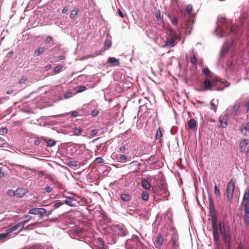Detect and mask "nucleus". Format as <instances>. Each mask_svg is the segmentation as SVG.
I'll use <instances>...</instances> for the list:
<instances>
[{
  "mask_svg": "<svg viewBox=\"0 0 249 249\" xmlns=\"http://www.w3.org/2000/svg\"><path fill=\"white\" fill-rule=\"evenodd\" d=\"M218 29L221 34V36H226L230 33H237V27L231 25L230 21L222 18L219 19Z\"/></svg>",
  "mask_w": 249,
  "mask_h": 249,
  "instance_id": "obj_1",
  "label": "nucleus"
},
{
  "mask_svg": "<svg viewBox=\"0 0 249 249\" xmlns=\"http://www.w3.org/2000/svg\"><path fill=\"white\" fill-rule=\"evenodd\" d=\"M218 228L224 240L226 246L230 249V244L231 240L230 236V227L226 225L224 222H220L218 224Z\"/></svg>",
  "mask_w": 249,
  "mask_h": 249,
  "instance_id": "obj_2",
  "label": "nucleus"
},
{
  "mask_svg": "<svg viewBox=\"0 0 249 249\" xmlns=\"http://www.w3.org/2000/svg\"><path fill=\"white\" fill-rule=\"evenodd\" d=\"M167 35L165 46L174 47L176 44V40L180 39L179 35H178L177 32L171 27L168 28Z\"/></svg>",
  "mask_w": 249,
  "mask_h": 249,
  "instance_id": "obj_3",
  "label": "nucleus"
},
{
  "mask_svg": "<svg viewBox=\"0 0 249 249\" xmlns=\"http://www.w3.org/2000/svg\"><path fill=\"white\" fill-rule=\"evenodd\" d=\"M218 81H219L217 78L206 77L203 81L204 88L202 90L206 91L215 90L214 87L216 86Z\"/></svg>",
  "mask_w": 249,
  "mask_h": 249,
  "instance_id": "obj_4",
  "label": "nucleus"
},
{
  "mask_svg": "<svg viewBox=\"0 0 249 249\" xmlns=\"http://www.w3.org/2000/svg\"><path fill=\"white\" fill-rule=\"evenodd\" d=\"M126 246L129 249H144L145 248L143 244L137 237L132 239L128 240L126 243Z\"/></svg>",
  "mask_w": 249,
  "mask_h": 249,
  "instance_id": "obj_5",
  "label": "nucleus"
},
{
  "mask_svg": "<svg viewBox=\"0 0 249 249\" xmlns=\"http://www.w3.org/2000/svg\"><path fill=\"white\" fill-rule=\"evenodd\" d=\"M51 212L47 211L44 208H33L30 209L29 211V213L31 214H37L39 215L40 218L44 216H48Z\"/></svg>",
  "mask_w": 249,
  "mask_h": 249,
  "instance_id": "obj_6",
  "label": "nucleus"
},
{
  "mask_svg": "<svg viewBox=\"0 0 249 249\" xmlns=\"http://www.w3.org/2000/svg\"><path fill=\"white\" fill-rule=\"evenodd\" d=\"M235 188V183L233 179H231L228 183L226 188V196L229 201L232 199L233 194Z\"/></svg>",
  "mask_w": 249,
  "mask_h": 249,
  "instance_id": "obj_7",
  "label": "nucleus"
},
{
  "mask_svg": "<svg viewBox=\"0 0 249 249\" xmlns=\"http://www.w3.org/2000/svg\"><path fill=\"white\" fill-rule=\"evenodd\" d=\"M20 225V223H17L12 228L6 230L5 232L0 233V240L3 241L4 239L8 238L10 236V233L19 228Z\"/></svg>",
  "mask_w": 249,
  "mask_h": 249,
  "instance_id": "obj_8",
  "label": "nucleus"
},
{
  "mask_svg": "<svg viewBox=\"0 0 249 249\" xmlns=\"http://www.w3.org/2000/svg\"><path fill=\"white\" fill-rule=\"evenodd\" d=\"M170 231L172 232V237L171 241H172L173 246L175 248H178L179 246L178 243V232L176 231V230L174 228H172V229H171Z\"/></svg>",
  "mask_w": 249,
  "mask_h": 249,
  "instance_id": "obj_9",
  "label": "nucleus"
},
{
  "mask_svg": "<svg viewBox=\"0 0 249 249\" xmlns=\"http://www.w3.org/2000/svg\"><path fill=\"white\" fill-rule=\"evenodd\" d=\"M228 120V116L227 114L221 115L219 118V127L221 128H226L227 125V122Z\"/></svg>",
  "mask_w": 249,
  "mask_h": 249,
  "instance_id": "obj_10",
  "label": "nucleus"
},
{
  "mask_svg": "<svg viewBox=\"0 0 249 249\" xmlns=\"http://www.w3.org/2000/svg\"><path fill=\"white\" fill-rule=\"evenodd\" d=\"M212 229L213 241L215 242H217L219 240V235L218 232V227L215 222H212Z\"/></svg>",
  "mask_w": 249,
  "mask_h": 249,
  "instance_id": "obj_11",
  "label": "nucleus"
},
{
  "mask_svg": "<svg viewBox=\"0 0 249 249\" xmlns=\"http://www.w3.org/2000/svg\"><path fill=\"white\" fill-rule=\"evenodd\" d=\"M244 213V221L245 225L246 226L249 225V206H243Z\"/></svg>",
  "mask_w": 249,
  "mask_h": 249,
  "instance_id": "obj_12",
  "label": "nucleus"
},
{
  "mask_svg": "<svg viewBox=\"0 0 249 249\" xmlns=\"http://www.w3.org/2000/svg\"><path fill=\"white\" fill-rule=\"evenodd\" d=\"M242 205V206H249V189L248 188L244 193Z\"/></svg>",
  "mask_w": 249,
  "mask_h": 249,
  "instance_id": "obj_13",
  "label": "nucleus"
},
{
  "mask_svg": "<svg viewBox=\"0 0 249 249\" xmlns=\"http://www.w3.org/2000/svg\"><path fill=\"white\" fill-rule=\"evenodd\" d=\"M107 63L111 67L119 66L120 65L119 60L114 57L108 58Z\"/></svg>",
  "mask_w": 249,
  "mask_h": 249,
  "instance_id": "obj_14",
  "label": "nucleus"
},
{
  "mask_svg": "<svg viewBox=\"0 0 249 249\" xmlns=\"http://www.w3.org/2000/svg\"><path fill=\"white\" fill-rule=\"evenodd\" d=\"M118 234L122 236H125L127 234V231L124 226H118L116 227Z\"/></svg>",
  "mask_w": 249,
  "mask_h": 249,
  "instance_id": "obj_15",
  "label": "nucleus"
},
{
  "mask_svg": "<svg viewBox=\"0 0 249 249\" xmlns=\"http://www.w3.org/2000/svg\"><path fill=\"white\" fill-rule=\"evenodd\" d=\"M240 107V103L239 102H235L233 107H232V110L230 115L232 116H235L237 114V112Z\"/></svg>",
  "mask_w": 249,
  "mask_h": 249,
  "instance_id": "obj_16",
  "label": "nucleus"
},
{
  "mask_svg": "<svg viewBox=\"0 0 249 249\" xmlns=\"http://www.w3.org/2000/svg\"><path fill=\"white\" fill-rule=\"evenodd\" d=\"M239 131L242 134L247 135V132H249V122L246 124H242L239 129Z\"/></svg>",
  "mask_w": 249,
  "mask_h": 249,
  "instance_id": "obj_17",
  "label": "nucleus"
},
{
  "mask_svg": "<svg viewBox=\"0 0 249 249\" xmlns=\"http://www.w3.org/2000/svg\"><path fill=\"white\" fill-rule=\"evenodd\" d=\"M27 192L26 189L23 188H18L15 191V196L18 197H22Z\"/></svg>",
  "mask_w": 249,
  "mask_h": 249,
  "instance_id": "obj_18",
  "label": "nucleus"
},
{
  "mask_svg": "<svg viewBox=\"0 0 249 249\" xmlns=\"http://www.w3.org/2000/svg\"><path fill=\"white\" fill-rule=\"evenodd\" d=\"M120 197L122 200L125 202H129L132 199V196L129 194L124 193L121 195Z\"/></svg>",
  "mask_w": 249,
  "mask_h": 249,
  "instance_id": "obj_19",
  "label": "nucleus"
},
{
  "mask_svg": "<svg viewBox=\"0 0 249 249\" xmlns=\"http://www.w3.org/2000/svg\"><path fill=\"white\" fill-rule=\"evenodd\" d=\"M209 208L211 213H215V209L214 204L211 196L209 197Z\"/></svg>",
  "mask_w": 249,
  "mask_h": 249,
  "instance_id": "obj_20",
  "label": "nucleus"
},
{
  "mask_svg": "<svg viewBox=\"0 0 249 249\" xmlns=\"http://www.w3.org/2000/svg\"><path fill=\"white\" fill-rule=\"evenodd\" d=\"M75 201V200L73 197H68L67 198L64 202L65 203L67 204L69 206H73L75 205V204L74 203V202Z\"/></svg>",
  "mask_w": 249,
  "mask_h": 249,
  "instance_id": "obj_21",
  "label": "nucleus"
},
{
  "mask_svg": "<svg viewBox=\"0 0 249 249\" xmlns=\"http://www.w3.org/2000/svg\"><path fill=\"white\" fill-rule=\"evenodd\" d=\"M188 125L190 129H194L196 126V122L195 120L192 119L189 121Z\"/></svg>",
  "mask_w": 249,
  "mask_h": 249,
  "instance_id": "obj_22",
  "label": "nucleus"
},
{
  "mask_svg": "<svg viewBox=\"0 0 249 249\" xmlns=\"http://www.w3.org/2000/svg\"><path fill=\"white\" fill-rule=\"evenodd\" d=\"M24 218L25 219L24 220L18 223L21 224L20 228H21V229H22L24 227V225L26 224L30 219H31L32 217L29 215H26L24 216Z\"/></svg>",
  "mask_w": 249,
  "mask_h": 249,
  "instance_id": "obj_23",
  "label": "nucleus"
},
{
  "mask_svg": "<svg viewBox=\"0 0 249 249\" xmlns=\"http://www.w3.org/2000/svg\"><path fill=\"white\" fill-rule=\"evenodd\" d=\"M248 144L247 140L244 139L241 141L240 143V148L241 152H244L246 149V147Z\"/></svg>",
  "mask_w": 249,
  "mask_h": 249,
  "instance_id": "obj_24",
  "label": "nucleus"
},
{
  "mask_svg": "<svg viewBox=\"0 0 249 249\" xmlns=\"http://www.w3.org/2000/svg\"><path fill=\"white\" fill-rule=\"evenodd\" d=\"M142 186L143 188L146 190H148L150 188V183L147 180L145 179H143L142 180Z\"/></svg>",
  "mask_w": 249,
  "mask_h": 249,
  "instance_id": "obj_25",
  "label": "nucleus"
},
{
  "mask_svg": "<svg viewBox=\"0 0 249 249\" xmlns=\"http://www.w3.org/2000/svg\"><path fill=\"white\" fill-rule=\"evenodd\" d=\"M202 72L206 76V77H209V78H213L212 76V73H211L208 68L206 67L204 68Z\"/></svg>",
  "mask_w": 249,
  "mask_h": 249,
  "instance_id": "obj_26",
  "label": "nucleus"
},
{
  "mask_svg": "<svg viewBox=\"0 0 249 249\" xmlns=\"http://www.w3.org/2000/svg\"><path fill=\"white\" fill-rule=\"evenodd\" d=\"M162 136V133L160 127L157 130V133L155 136V139L156 140L161 141V138Z\"/></svg>",
  "mask_w": 249,
  "mask_h": 249,
  "instance_id": "obj_27",
  "label": "nucleus"
},
{
  "mask_svg": "<svg viewBox=\"0 0 249 249\" xmlns=\"http://www.w3.org/2000/svg\"><path fill=\"white\" fill-rule=\"evenodd\" d=\"M44 51H45L44 47H40V48H38L37 49H36L35 51V54L36 55L39 56V55H41L42 53H43Z\"/></svg>",
  "mask_w": 249,
  "mask_h": 249,
  "instance_id": "obj_28",
  "label": "nucleus"
},
{
  "mask_svg": "<svg viewBox=\"0 0 249 249\" xmlns=\"http://www.w3.org/2000/svg\"><path fill=\"white\" fill-rule=\"evenodd\" d=\"M99 54L96 53V54H88L85 56H83L81 58V60H85L86 59L90 58H94L95 56L98 55Z\"/></svg>",
  "mask_w": 249,
  "mask_h": 249,
  "instance_id": "obj_29",
  "label": "nucleus"
},
{
  "mask_svg": "<svg viewBox=\"0 0 249 249\" xmlns=\"http://www.w3.org/2000/svg\"><path fill=\"white\" fill-rule=\"evenodd\" d=\"M62 68H63V67L61 65L56 66L55 67H54L53 68V72L55 74L58 73L59 72H60L61 71Z\"/></svg>",
  "mask_w": 249,
  "mask_h": 249,
  "instance_id": "obj_30",
  "label": "nucleus"
},
{
  "mask_svg": "<svg viewBox=\"0 0 249 249\" xmlns=\"http://www.w3.org/2000/svg\"><path fill=\"white\" fill-rule=\"evenodd\" d=\"M155 16L158 20L161 21H163L162 18L161 16L160 11H157L155 14Z\"/></svg>",
  "mask_w": 249,
  "mask_h": 249,
  "instance_id": "obj_31",
  "label": "nucleus"
},
{
  "mask_svg": "<svg viewBox=\"0 0 249 249\" xmlns=\"http://www.w3.org/2000/svg\"><path fill=\"white\" fill-rule=\"evenodd\" d=\"M142 198L144 201H147L149 198V195L146 192H143L142 193Z\"/></svg>",
  "mask_w": 249,
  "mask_h": 249,
  "instance_id": "obj_32",
  "label": "nucleus"
},
{
  "mask_svg": "<svg viewBox=\"0 0 249 249\" xmlns=\"http://www.w3.org/2000/svg\"><path fill=\"white\" fill-rule=\"evenodd\" d=\"M169 18H171V23L174 25H176L178 23V18L176 17H174L172 18H171V17L170 16H169Z\"/></svg>",
  "mask_w": 249,
  "mask_h": 249,
  "instance_id": "obj_33",
  "label": "nucleus"
},
{
  "mask_svg": "<svg viewBox=\"0 0 249 249\" xmlns=\"http://www.w3.org/2000/svg\"><path fill=\"white\" fill-rule=\"evenodd\" d=\"M111 44H112L111 41L110 39H107L105 40V42L104 43V46H105V47H106L107 49H108L111 47Z\"/></svg>",
  "mask_w": 249,
  "mask_h": 249,
  "instance_id": "obj_34",
  "label": "nucleus"
},
{
  "mask_svg": "<svg viewBox=\"0 0 249 249\" xmlns=\"http://www.w3.org/2000/svg\"><path fill=\"white\" fill-rule=\"evenodd\" d=\"M82 132V129L80 128H75L73 130V135L75 136H78L80 133Z\"/></svg>",
  "mask_w": 249,
  "mask_h": 249,
  "instance_id": "obj_35",
  "label": "nucleus"
},
{
  "mask_svg": "<svg viewBox=\"0 0 249 249\" xmlns=\"http://www.w3.org/2000/svg\"><path fill=\"white\" fill-rule=\"evenodd\" d=\"M214 194L217 197H220V193L219 189L218 188L216 185L214 186Z\"/></svg>",
  "mask_w": 249,
  "mask_h": 249,
  "instance_id": "obj_36",
  "label": "nucleus"
},
{
  "mask_svg": "<svg viewBox=\"0 0 249 249\" xmlns=\"http://www.w3.org/2000/svg\"><path fill=\"white\" fill-rule=\"evenodd\" d=\"M163 242V237L161 235H159L158 237L157 243L158 245H161Z\"/></svg>",
  "mask_w": 249,
  "mask_h": 249,
  "instance_id": "obj_37",
  "label": "nucleus"
},
{
  "mask_svg": "<svg viewBox=\"0 0 249 249\" xmlns=\"http://www.w3.org/2000/svg\"><path fill=\"white\" fill-rule=\"evenodd\" d=\"M8 129L6 127H2L0 128V134L4 135L7 133Z\"/></svg>",
  "mask_w": 249,
  "mask_h": 249,
  "instance_id": "obj_38",
  "label": "nucleus"
},
{
  "mask_svg": "<svg viewBox=\"0 0 249 249\" xmlns=\"http://www.w3.org/2000/svg\"><path fill=\"white\" fill-rule=\"evenodd\" d=\"M77 14V11L75 9H73L71 12V14H70V18H73L74 17H75L76 16Z\"/></svg>",
  "mask_w": 249,
  "mask_h": 249,
  "instance_id": "obj_39",
  "label": "nucleus"
},
{
  "mask_svg": "<svg viewBox=\"0 0 249 249\" xmlns=\"http://www.w3.org/2000/svg\"><path fill=\"white\" fill-rule=\"evenodd\" d=\"M47 143V145L51 147L55 145V142L53 140L50 139L49 141H48Z\"/></svg>",
  "mask_w": 249,
  "mask_h": 249,
  "instance_id": "obj_40",
  "label": "nucleus"
},
{
  "mask_svg": "<svg viewBox=\"0 0 249 249\" xmlns=\"http://www.w3.org/2000/svg\"><path fill=\"white\" fill-rule=\"evenodd\" d=\"M193 10L192 6L191 5H188L186 8V11L188 14H190Z\"/></svg>",
  "mask_w": 249,
  "mask_h": 249,
  "instance_id": "obj_41",
  "label": "nucleus"
},
{
  "mask_svg": "<svg viewBox=\"0 0 249 249\" xmlns=\"http://www.w3.org/2000/svg\"><path fill=\"white\" fill-rule=\"evenodd\" d=\"M191 62L193 65L196 64V58L195 56V54H193V56L191 57Z\"/></svg>",
  "mask_w": 249,
  "mask_h": 249,
  "instance_id": "obj_42",
  "label": "nucleus"
},
{
  "mask_svg": "<svg viewBox=\"0 0 249 249\" xmlns=\"http://www.w3.org/2000/svg\"><path fill=\"white\" fill-rule=\"evenodd\" d=\"M95 161L97 163H101L104 161V160L102 157H99L95 159Z\"/></svg>",
  "mask_w": 249,
  "mask_h": 249,
  "instance_id": "obj_43",
  "label": "nucleus"
},
{
  "mask_svg": "<svg viewBox=\"0 0 249 249\" xmlns=\"http://www.w3.org/2000/svg\"><path fill=\"white\" fill-rule=\"evenodd\" d=\"M7 194L10 196H15V191H13L12 190H9L7 192Z\"/></svg>",
  "mask_w": 249,
  "mask_h": 249,
  "instance_id": "obj_44",
  "label": "nucleus"
},
{
  "mask_svg": "<svg viewBox=\"0 0 249 249\" xmlns=\"http://www.w3.org/2000/svg\"><path fill=\"white\" fill-rule=\"evenodd\" d=\"M98 130L97 129H93L90 131V136L93 137L98 133Z\"/></svg>",
  "mask_w": 249,
  "mask_h": 249,
  "instance_id": "obj_45",
  "label": "nucleus"
},
{
  "mask_svg": "<svg viewBox=\"0 0 249 249\" xmlns=\"http://www.w3.org/2000/svg\"><path fill=\"white\" fill-rule=\"evenodd\" d=\"M45 190L46 193H50L52 191L53 188L51 186H48L45 187Z\"/></svg>",
  "mask_w": 249,
  "mask_h": 249,
  "instance_id": "obj_46",
  "label": "nucleus"
},
{
  "mask_svg": "<svg viewBox=\"0 0 249 249\" xmlns=\"http://www.w3.org/2000/svg\"><path fill=\"white\" fill-rule=\"evenodd\" d=\"M86 89V88L85 86H80L79 87L78 89L77 90L78 92H82Z\"/></svg>",
  "mask_w": 249,
  "mask_h": 249,
  "instance_id": "obj_47",
  "label": "nucleus"
},
{
  "mask_svg": "<svg viewBox=\"0 0 249 249\" xmlns=\"http://www.w3.org/2000/svg\"><path fill=\"white\" fill-rule=\"evenodd\" d=\"M211 109H213L215 112L216 111L217 108L215 106L214 104L211 102Z\"/></svg>",
  "mask_w": 249,
  "mask_h": 249,
  "instance_id": "obj_48",
  "label": "nucleus"
},
{
  "mask_svg": "<svg viewBox=\"0 0 249 249\" xmlns=\"http://www.w3.org/2000/svg\"><path fill=\"white\" fill-rule=\"evenodd\" d=\"M98 242L99 245H100V246H102V247H104L105 243H104V241L103 240L99 239Z\"/></svg>",
  "mask_w": 249,
  "mask_h": 249,
  "instance_id": "obj_49",
  "label": "nucleus"
},
{
  "mask_svg": "<svg viewBox=\"0 0 249 249\" xmlns=\"http://www.w3.org/2000/svg\"><path fill=\"white\" fill-rule=\"evenodd\" d=\"M248 17V14L246 13L243 14L242 16H241V20H245L246 19V18H247Z\"/></svg>",
  "mask_w": 249,
  "mask_h": 249,
  "instance_id": "obj_50",
  "label": "nucleus"
},
{
  "mask_svg": "<svg viewBox=\"0 0 249 249\" xmlns=\"http://www.w3.org/2000/svg\"><path fill=\"white\" fill-rule=\"evenodd\" d=\"M98 113V111L96 109L93 110L91 112V114H92V116H93V117H95L96 115H97Z\"/></svg>",
  "mask_w": 249,
  "mask_h": 249,
  "instance_id": "obj_51",
  "label": "nucleus"
},
{
  "mask_svg": "<svg viewBox=\"0 0 249 249\" xmlns=\"http://www.w3.org/2000/svg\"><path fill=\"white\" fill-rule=\"evenodd\" d=\"M53 39V38L52 36H47L46 39V41L47 43H50L51 41H52Z\"/></svg>",
  "mask_w": 249,
  "mask_h": 249,
  "instance_id": "obj_52",
  "label": "nucleus"
},
{
  "mask_svg": "<svg viewBox=\"0 0 249 249\" xmlns=\"http://www.w3.org/2000/svg\"><path fill=\"white\" fill-rule=\"evenodd\" d=\"M245 106L247 108V111H249V99L248 100L247 103L245 104Z\"/></svg>",
  "mask_w": 249,
  "mask_h": 249,
  "instance_id": "obj_53",
  "label": "nucleus"
},
{
  "mask_svg": "<svg viewBox=\"0 0 249 249\" xmlns=\"http://www.w3.org/2000/svg\"><path fill=\"white\" fill-rule=\"evenodd\" d=\"M27 80V78L25 77L21 78L19 80L18 83L19 84H21L24 82H25Z\"/></svg>",
  "mask_w": 249,
  "mask_h": 249,
  "instance_id": "obj_54",
  "label": "nucleus"
},
{
  "mask_svg": "<svg viewBox=\"0 0 249 249\" xmlns=\"http://www.w3.org/2000/svg\"><path fill=\"white\" fill-rule=\"evenodd\" d=\"M51 68H52L51 65L48 64H47V65L45 66L44 68H45V70L48 71V70H50Z\"/></svg>",
  "mask_w": 249,
  "mask_h": 249,
  "instance_id": "obj_55",
  "label": "nucleus"
},
{
  "mask_svg": "<svg viewBox=\"0 0 249 249\" xmlns=\"http://www.w3.org/2000/svg\"><path fill=\"white\" fill-rule=\"evenodd\" d=\"M118 14L119 15V16L121 18H123L124 17L123 12L121 11V10L120 9H118Z\"/></svg>",
  "mask_w": 249,
  "mask_h": 249,
  "instance_id": "obj_56",
  "label": "nucleus"
},
{
  "mask_svg": "<svg viewBox=\"0 0 249 249\" xmlns=\"http://www.w3.org/2000/svg\"><path fill=\"white\" fill-rule=\"evenodd\" d=\"M149 160L155 162V157L154 156H151L149 158Z\"/></svg>",
  "mask_w": 249,
  "mask_h": 249,
  "instance_id": "obj_57",
  "label": "nucleus"
},
{
  "mask_svg": "<svg viewBox=\"0 0 249 249\" xmlns=\"http://www.w3.org/2000/svg\"><path fill=\"white\" fill-rule=\"evenodd\" d=\"M78 115V112L76 111H73L71 112L72 117H76Z\"/></svg>",
  "mask_w": 249,
  "mask_h": 249,
  "instance_id": "obj_58",
  "label": "nucleus"
},
{
  "mask_svg": "<svg viewBox=\"0 0 249 249\" xmlns=\"http://www.w3.org/2000/svg\"><path fill=\"white\" fill-rule=\"evenodd\" d=\"M120 159L122 160H125L127 159V157L125 155H122L120 156Z\"/></svg>",
  "mask_w": 249,
  "mask_h": 249,
  "instance_id": "obj_59",
  "label": "nucleus"
},
{
  "mask_svg": "<svg viewBox=\"0 0 249 249\" xmlns=\"http://www.w3.org/2000/svg\"><path fill=\"white\" fill-rule=\"evenodd\" d=\"M62 205L61 203H57L54 204V207L55 208H58Z\"/></svg>",
  "mask_w": 249,
  "mask_h": 249,
  "instance_id": "obj_60",
  "label": "nucleus"
},
{
  "mask_svg": "<svg viewBox=\"0 0 249 249\" xmlns=\"http://www.w3.org/2000/svg\"><path fill=\"white\" fill-rule=\"evenodd\" d=\"M238 249H244L243 245L241 243H240L238 245Z\"/></svg>",
  "mask_w": 249,
  "mask_h": 249,
  "instance_id": "obj_61",
  "label": "nucleus"
},
{
  "mask_svg": "<svg viewBox=\"0 0 249 249\" xmlns=\"http://www.w3.org/2000/svg\"><path fill=\"white\" fill-rule=\"evenodd\" d=\"M68 9L67 7H64L62 10V13H66L68 11Z\"/></svg>",
  "mask_w": 249,
  "mask_h": 249,
  "instance_id": "obj_62",
  "label": "nucleus"
},
{
  "mask_svg": "<svg viewBox=\"0 0 249 249\" xmlns=\"http://www.w3.org/2000/svg\"><path fill=\"white\" fill-rule=\"evenodd\" d=\"M120 151H124L125 149V146L124 145H123L120 147Z\"/></svg>",
  "mask_w": 249,
  "mask_h": 249,
  "instance_id": "obj_63",
  "label": "nucleus"
},
{
  "mask_svg": "<svg viewBox=\"0 0 249 249\" xmlns=\"http://www.w3.org/2000/svg\"><path fill=\"white\" fill-rule=\"evenodd\" d=\"M54 183L55 185H57L59 187H60L61 186V184L57 181H55Z\"/></svg>",
  "mask_w": 249,
  "mask_h": 249,
  "instance_id": "obj_64",
  "label": "nucleus"
}]
</instances>
